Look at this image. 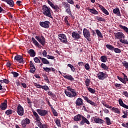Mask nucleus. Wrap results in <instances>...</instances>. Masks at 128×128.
<instances>
[{
  "instance_id": "1",
  "label": "nucleus",
  "mask_w": 128,
  "mask_h": 128,
  "mask_svg": "<svg viewBox=\"0 0 128 128\" xmlns=\"http://www.w3.org/2000/svg\"><path fill=\"white\" fill-rule=\"evenodd\" d=\"M67 90H70V92L67 90L64 91V94H66V96L70 97V98H74L77 96V94L76 92V90L73 89L70 86L67 87Z\"/></svg>"
},
{
  "instance_id": "2",
  "label": "nucleus",
  "mask_w": 128,
  "mask_h": 128,
  "mask_svg": "<svg viewBox=\"0 0 128 128\" xmlns=\"http://www.w3.org/2000/svg\"><path fill=\"white\" fill-rule=\"evenodd\" d=\"M32 112L33 114L36 118V120L37 122V126H38L39 128H46V126L45 124H42V122H40V116H38V114L34 110H33Z\"/></svg>"
},
{
  "instance_id": "3",
  "label": "nucleus",
  "mask_w": 128,
  "mask_h": 128,
  "mask_svg": "<svg viewBox=\"0 0 128 128\" xmlns=\"http://www.w3.org/2000/svg\"><path fill=\"white\" fill-rule=\"evenodd\" d=\"M42 14L48 16V18H52V15H51V9L48 7L46 5H44L42 6Z\"/></svg>"
},
{
  "instance_id": "4",
  "label": "nucleus",
  "mask_w": 128,
  "mask_h": 128,
  "mask_svg": "<svg viewBox=\"0 0 128 128\" xmlns=\"http://www.w3.org/2000/svg\"><path fill=\"white\" fill-rule=\"evenodd\" d=\"M62 6L66 10L65 12L70 15L71 17H72V14L71 7L70 4L68 2H62Z\"/></svg>"
},
{
  "instance_id": "5",
  "label": "nucleus",
  "mask_w": 128,
  "mask_h": 128,
  "mask_svg": "<svg viewBox=\"0 0 128 128\" xmlns=\"http://www.w3.org/2000/svg\"><path fill=\"white\" fill-rule=\"evenodd\" d=\"M36 40L42 46H44L46 44V39L43 36H35Z\"/></svg>"
},
{
  "instance_id": "6",
  "label": "nucleus",
  "mask_w": 128,
  "mask_h": 128,
  "mask_svg": "<svg viewBox=\"0 0 128 128\" xmlns=\"http://www.w3.org/2000/svg\"><path fill=\"white\" fill-rule=\"evenodd\" d=\"M58 36L60 42L65 44H68V39L66 38V36L65 34H60L58 35Z\"/></svg>"
},
{
  "instance_id": "7",
  "label": "nucleus",
  "mask_w": 128,
  "mask_h": 128,
  "mask_svg": "<svg viewBox=\"0 0 128 128\" xmlns=\"http://www.w3.org/2000/svg\"><path fill=\"white\" fill-rule=\"evenodd\" d=\"M114 36H115L116 40L125 38V35L122 32H114Z\"/></svg>"
},
{
  "instance_id": "8",
  "label": "nucleus",
  "mask_w": 128,
  "mask_h": 128,
  "mask_svg": "<svg viewBox=\"0 0 128 128\" xmlns=\"http://www.w3.org/2000/svg\"><path fill=\"white\" fill-rule=\"evenodd\" d=\"M84 36V38L87 39L88 41H90V34L89 30L87 28H84L83 31Z\"/></svg>"
},
{
  "instance_id": "9",
  "label": "nucleus",
  "mask_w": 128,
  "mask_h": 128,
  "mask_svg": "<svg viewBox=\"0 0 128 128\" xmlns=\"http://www.w3.org/2000/svg\"><path fill=\"white\" fill-rule=\"evenodd\" d=\"M16 113L20 116H22L24 115V108L21 106L20 104L18 105L17 108Z\"/></svg>"
},
{
  "instance_id": "10",
  "label": "nucleus",
  "mask_w": 128,
  "mask_h": 128,
  "mask_svg": "<svg viewBox=\"0 0 128 128\" xmlns=\"http://www.w3.org/2000/svg\"><path fill=\"white\" fill-rule=\"evenodd\" d=\"M98 77L100 80H104L108 77V75L103 72H99L98 74Z\"/></svg>"
},
{
  "instance_id": "11",
  "label": "nucleus",
  "mask_w": 128,
  "mask_h": 128,
  "mask_svg": "<svg viewBox=\"0 0 128 128\" xmlns=\"http://www.w3.org/2000/svg\"><path fill=\"white\" fill-rule=\"evenodd\" d=\"M40 24L41 27L44 28H50V22L49 21L40 22Z\"/></svg>"
},
{
  "instance_id": "12",
  "label": "nucleus",
  "mask_w": 128,
  "mask_h": 128,
  "mask_svg": "<svg viewBox=\"0 0 128 128\" xmlns=\"http://www.w3.org/2000/svg\"><path fill=\"white\" fill-rule=\"evenodd\" d=\"M30 124V120L28 118H25V120H24L21 122V125L23 128H26V125L29 124Z\"/></svg>"
},
{
  "instance_id": "13",
  "label": "nucleus",
  "mask_w": 128,
  "mask_h": 128,
  "mask_svg": "<svg viewBox=\"0 0 128 128\" xmlns=\"http://www.w3.org/2000/svg\"><path fill=\"white\" fill-rule=\"evenodd\" d=\"M36 112L42 116H45L48 113L47 110L40 109L36 110Z\"/></svg>"
},
{
  "instance_id": "14",
  "label": "nucleus",
  "mask_w": 128,
  "mask_h": 128,
  "mask_svg": "<svg viewBox=\"0 0 128 128\" xmlns=\"http://www.w3.org/2000/svg\"><path fill=\"white\" fill-rule=\"evenodd\" d=\"M7 104H8L7 100H4V102L0 104V110H6V108H8Z\"/></svg>"
},
{
  "instance_id": "15",
  "label": "nucleus",
  "mask_w": 128,
  "mask_h": 128,
  "mask_svg": "<svg viewBox=\"0 0 128 128\" xmlns=\"http://www.w3.org/2000/svg\"><path fill=\"white\" fill-rule=\"evenodd\" d=\"M14 60L19 62L20 64H24L23 57L20 55H16V56H14Z\"/></svg>"
},
{
  "instance_id": "16",
  "label": "nucleus",
  "mask_w": 128,
  "mask_h": 128,
  "mask_svg": "<svg viewBox=\"0 0 128 128\" xmlns=\"http://www.w3.org/2000/svg\"><path fill=\"white\" fill-rule=\"evenodd\" d=\"M76 106H80L84 104L83 100L82 98H78L75 102Z\"/></svg>"
},
{
  "instance_id": "17",
  "label": "nucleus",
  "mask_w": 128,
  "mask_h": 128,
  "mask_svg": "<svg viewBox=\"0 0 128 128\" xmlns=\"http://www.w3.org/2000/svg\"><path fill=\"white\" fill-rule=\"evenodd\" d=\"M72 36L74 40H79L80 38V36L76 32H72Z\"/></svg>"
},
{
  "instance_id": "18",
  "label": "nucleus",
  "mask_w": 128,
  "mask_h": 128,
  "mask_svg": "<svg viewBox=\"0 0 128 128\" xmlns=\"http://www.w3.org/2000/svg\"><path fill=\"white\" fill-rule=\"evenodd\" d=\"M82 97L84 98V100H86V102H87L88 104H91L92 106H96V103L90 100L88 97L84 96H82Z\"/></svg>"
},
{
  "instance_id": "19",
  "label": "nucleus",
  "mask_w": 128,
  "mask_h": 128,
  "mask_svg": "<svg viewBox=\"0 0 128 128\" xmlns=\"http://www.w3.org/2000/svg\"><path fill=\"white\" fill-rule=\"evenodd\" d=\"M85 123L87 124H90V122L88 120H87L86 117H82V120L80 122V126H84L85 124Z\"/></svg>"
},
{
  "instance_id": "20",
  "label": "nucleus",
  "mask_w": 128,
  "mask_h": 128,
  "mask_svg": "<svg viewBox=\"0 0 128 128\" xmlns=\"http://www.w3.org/2000/svg\"><path fill=\"white\" fill-rule=\"evenodd\" d=\"M82 117L84 116L80 114H77L76 116H74V120L75 122H80L82 120Z\"/></svg>"
},
{
  "instance_id": "21",
  "label": "nucleus",
  "mask_w": 128,
  "mask_h": 128,
  "mask_svg": "<svg viewBox=\"0 0 128 128\" xmlns=\"http://www.w3.org/2000/svg\"><path fill=\"white\" fill-rule=\"evenodd\" d=\"M32 40L33 42L34 45L38 48H42V46L38 43V42L33 37L32 38Z\"/></svg>"
},
{
  "instance_id": "22",
  "label": "nucleus",
  "mask_w": 128,
  "mask_h": 128,
  "mask_svg": "<svg viewBox=\"0 0 128 128\" xmlns=\"http://www.w3.org/2000/svg\"><path fill=\"white\" fill-rule=\"evenodd\" d=\"M51 8H52L53 10H54L55 12L59 13L60 12L62 11V10L58 5H55L54 6H51Z\"/></svg>"
},
{
  "instance_id": "23",
  "label": "nucleus",
  "mask_w": 128,
  "mask_h": 128,
  "mask_svg": "<svg viewBox=\"0 0 128 128\" xmlns=\"http://www.w3.org/2000/svg\"><path fill=\"white\" fill-rule=\"evenodd\" d=\"M118 103L120 104V106L122 107L123 108H126V109L128 110V105H126L124 104V102H122V99L118 100Z\"/></svg>"
},
{
  "instance_id": "24",
  "label": "nucleus",
  "mask_w": 128,
  "mask_h": 128,
  "mask_svg": "<svg viewBox=\"0 0 128 128\" xmlns=\"http://www.w3.org/2000/svg\"><path fill=\"white\" fill-rule=\"evenodd\" d=\"M39 59L41 60V62H42V64H50L49 61L45 58H42L40 56H38Z\"/></svg>"
},
{
  "instance_id": "25",
  "label": "nucleus",
  "mask_w": 128,
  "mask_h": 128,
  "mask_svg": "<svg viewBox=\"0 0 128 128\" xmlns=\"http://www.w3.org/2000/svg\"><path fill=\"white\" fill-rule=\"evenodd\" d=\"M28 54H30V56L34 57L36 56V52H34V50L31 49L28 52Z\"/></svg>"
},
{
  "instance_id": "26",
  "label": "nucleus",
  "mask_w": 128,
  "mask_h": 128,
  "mask_svg": "<svg viewBox=\"0 0 128 128\" xmlns=\"http://www.w3.org/2000/svg\"><path fill=\"white\" fill-rule=\"evenodd\" d=\"M64 78L72 82L74 80V78H73L72 76L71 75H66V76H63Z\"/></svg>"
},
{
  "instance_id": "27",
  "label": "nucleus",
  "mask_w": 128,
  "mask_h": 128,
  "mask_svg": "<svg viewBox=\"0 0 128 128\" xmlns=\"http://www.w3.org/2000/svg\"><path fill=\"white\" fill-rule=\"evenodd\" d=\"M94 122L96 124H103V122H104V120H103L100 119V118H94Z\"/></svg>"
},
{
  "instance_id": "28",
  "label": "nucleus",
  "mask_w": 128,
  "mask_h": 128,
  "mask_svg": "<svg viewBox=\"0 0 128 128\" xmlns=\"http://www.w3.org/2000/svg\"><path fill=\"white\" fill-rule=\"evenodd\" d=\"M8 4H9L10 6L13 8L14 6V1L13 0H7L5 1Z\"/></svg>"
},
{
  "instance_id": "29",
  "label": "nucleus",
  "mask_w": 128,
  "mask_h": 128,
  "mask_svg": "<svg viewBox=\"0 0 128 128\" xmlns=\"http://www.w3.org/2000/svg\"><path fill=\"white\" fill-rule=\"evenodd\" d=\"M113 12L114 14L117 15L118 16H120V10L118 8L114 9Z\"/></svg>"
},
{
  "instance_id": "30",
  "label": "nucleus",
  "mask_w": 128,
  "mask_h": 128,
  "mask_svg": "<svg viewBox=\"0 0 128 128\" xmlns=\"http://www.w3.org/2000/svg\"><path fill=\"white\" fill-rule=\"evenodd\" d=\"M100 60L102 62H106L108 61V57L105 56H101V58H100Z\"/></svg>"
},
{
  "instance_id": "31",
  "label": "nucleus",
  "mask_w": 128,
  "mask_h": 128,
  "mask_svg": "<svg viewBox=\"0 0 128 128\" xmlns=\"http://www.w3.org/2000/svg\"><path fill=\"white\" fill-rule=\"evenodd\" d=\"M119 28H120L121 29H122L127 34H128V27H126V26H122V25L120 24L119 25Z\"/></svg>"
},
{
  "instance_id": "32",
  "label": "nucleus",
  "mask_w": 128,
  "mask_h": 128,
  "mask_svg": "<svg viewBox=\"0 0 128 128\" xmlns=\"http://www.w3.org/2000/svg\"><path fill=\"white\" fill-rule=\"evenodd\" d=\"M90 12L94 15L99 14V12L96 10L94 8H92V9L90 10Z\"/></svg>"
},
{
  "instance_id": "33",
  "label": "nucleus",
  "mask_w": 128,
  "mask_h": 128,
  "mask_svg": "<svg viewBox=\"0 0 128 128\" xmlns=\"http://www.w3.org/2000/svg\"><path fill=\"white\" fill-rule=\"evenodd\" d=\"M112 110H113L114 112H115L117 114H120V110L118 108L112 107Z\"/></svg>"
},
{
  "instance_id": "34",
  "label": "nucleus",
  "mask_w": 128,
  "mask_h": 128,
  "mask_svg": "<svg viewBox=\"0 0 128 128\" xmlns=\"http://www.w3.org/2000/svg\"><path fill=\"white\" fill-rule=\"evenodd\" d=\"M104 120H106V123L107 126H110L112 124L111 120L108 117H106L104 118Z\"/></svg>"
},
{
  "instance_id": "35",
  "label": "nucleus",
  "mask_w": 128,
  "mask_h": 128,
  "mask_svg": "<svg viewBox=\"0 0 128 128\" xmlns=\"http://www.w3.org/2000/svg\"><path fill=\"white\" fill-rule=\"evenodd\" d=\"M106 48H108V50L113 51L116 48L113 46L112 45L110 44H107L106 45Z\"/></svg>"
},
{
  "instance_id": "36",
  "label": "nucleus",
  "mask_w": 128,
  "mask_h": 128,
  "mask_svg": "<svg viewBox=\"0 0 128 128\" xmlns=\"http://www.w3.org/2000/svg\"><path fill=\"white\" fill-rule=\"evenodd\" d=\"M95 31L96 32V34L98 35V37H100V38H102L103 36L100 31L98 30H95Z\"/></svg>"
},
{
  "instance_id": "37",
  "label": "nucleus",
  "mask_w": 128,
  "mask_h": 128,
  "mask_svg": "<svg viewBox=\"0 0 128 128\" xmlns=\"http://www.w3.org/2000/svg\"><path fill=\"white\" fill-rule=\"evenodd\" d=\"M51 110L52 112L53 116H58V112L54 109V107H51Z\"/></svg>"
},
{
  "instance_id": "38",
  "label": "nucleus",
  "mask_w": 128,
  "mask_h": 128,
  "mask_svg": "<svg viewBox=\"0 0 128 128\" xmlns=\"http://www.w3.org/2000/svg\"><path fill=\"white\" fill-rule=\"evenodd\" d=\"M14 112L12 110H8L6 111L5 114H6L9 116L10 114H12Z\"/></svg>"
},
{
  "instance_id": "39",
  "label": "nucleus",
  "mask_w": 128,
  "mask_h": 128,
  "mask_svg": "<svg viewBox=\"0 0 128 128\" xmlns=\"http://www.w3.org/2000/svg\"><path fill=\"white\" fill-rule=\"evenodd\" d=\"M67 66L68 67H70V70L72 71V72H75L76 68H75L74 66L72 64H67Z\"/></svg>"
},
{
  "instance_id": "40",
  "label": "nucleus",
  "mask_w": 128,
  "mask_h": 128,
  "mask_svg": "<svg viewBox=\"0 0 128 128\" xmlns=\"http://www.w3.org/2000/svg\"><path fill=\"white\" fill-rule=\"evenodd\" d=\"M95 20H96L98 21H100V22H104L105 21V19L104 18L100 17L98 16H95Z\"/></svg>"
},
{
  "instance_id": "41",
  "label": "nucleus",
  "mask_w": 128,
  "mask_h": 128,
  "mask_svg": "<svg viewBox=\"0 0 128 128\" xmlns=\"http://www.w3.org/2000/svg\"><path fill=\"white\" fill-rule=\"evenodd\" d=\"M119 41H120V42L121 43L128 44V40H125V39L122 40V38H120V40H119Z\"/></svg>"
},
{
  "instance_id": "42",
  "label": "nucleus",
  "mask_w": 128,
  "mask_h": 128,
  "mask_svg": "<svg viewBox=\"0 0 128 128\" xmlns=\"http://www.w3.org/2000/svg\"><path fill=\"white\" fill-rule=\"evenodd\" d=\"M84 83L86 84V86L87 87H88L90 86V80L89 78H86V80H84Z\"/></svg>"
},
{
  "instance_id": "43",
  "label": "nucleus",
  "mask_w": 128,
  "mask_h": 128,
  "mask_svg": "<svg viewBox=\"0 0 128 128\" xmlns=\"http://www.w3.org/2000/svg\"><path fill=\"white\" fill-rule=\"evenodd\" d=\"M101 68H102L108 70V66H106V64H101Z\"/></svg>"
},
{
  "instance_id": "44",
  "label": "nucleus",
  "mask_w": 128,
  "mask_h": 128,
  "mask_svg": "<svg viewBox=\"0 0 128 128\" xmlns=\"http://www.w3.org/2000/svg\"><path fill=\"white\" fill-rule=\"evenodd\" d=\"M87 88L90 92L92 94H94V93H96V90H94V88H91L90 87H87Z\"/></svg>"
},
{
  "instance_id": "45",
  "label": "nucleus",
  "mask_w": 128,
  "mask_h": 128,
  "mask_svg": "<svg viewBox=\"0 0 128 128\" xmlns=\"http://www.w3.org/2000/svg\"><path fill=\"white\" fill-rule=\"evenodd\" d=\"M117 78H118V80L120 81V82H122L124 84H126V81L124 80L122 78L120 77L119 76H117Z\"/></svg>"
},
{
  "instance_id": "46",
  "label": "nucleus",
  "mask_w": 128,
  "mask_h": 128,
  "mask_svg": "<svg viewBox=\"0 0 128 128\" xmlns=\"http://www.w3.org/2000/svg\"><path fill=\"white\" fill-rule=\"evenodd\" d=\"M34 62H35L36 64H40V58L38 57H35L34 58Z\"/></svg>"
},
{
  "instance_id": "47",
  "label": "nucleus",
  "mask_w": 128,
  "mask_h": 128,
  "mask_svg": "<svg viewBox=\"0 0 128 128\" xmlns=\"http://www.w3.org/2000/svg\"><path fill=\"white\" fill-rule=\"evenodd\" d=\"M68 16H65L64 18V22L66 24V26H70V24L68 22Z\"/></svg>"
},
{
  "instance_id": "48",
  "label": "nucleus",
  "mask_w": 128,
  "mask_h": 128,
  "mask_svg": "<svg viewBox=\"0 0 128 128\" xmlns=\"http://www.w3.org/2000/svg\"><path fill=\"white\" fill-rule=\"evenodd\" d=\"M122 64L123 66L126 68H127L128 70V62L126 61H124L122 62Z\"/></svg>"
},
{
  "instance_id": "49",
  "label": "nucleus",
  "mask_w": 128,
  "mask_h": 128,
  "mask_svg": "<svg viewBox=\"0 0 128 128\" xmlns=\"http://www.w3.org/2000/svg\"><path fill=\"white\" fill-rule=\"evenodd\" d=\"M116 54H120L122 52V50L118 48H114L113 50Z\"/></svg>"
},
{
  "instance_id": "50",
  "label": "nucleus",
  "mask_w": 128,
  "mask_h": 128,
  "mask_svg": "<svg viewBox=\"0 0 128 128\" xmlns=\"http://www.w3.org/2000/svg\"><path fill=\"white\" fill-rule=\"evenodd\" d=\"M55 124H56L58 126H59V127L61 126L60 121V120L56 119L55 120Z\"/></svg>"
},
{
  "instance_id": "51",
  "label": "nucleus",
  "mask_w": 128,
  "mask_h": 128,
  "mask_svg": "<svg viewBox=\"0 0 128 128\" xmlns=\"http://www.w3.org/2000/svg\"><path fill=\"white\" fill-rule=\"evenodd\" d=\"M102 104L108 108H112V106H110L108 104H106V102H102Z\"/></svg>"
},
{
  "instance_id": "52",
  "label": "nucleus",
  "mask_w": 128,
  "mask_h": 128,
  "mask_svg": "<svg viewBox=\"0 0 128 128\" xmlns=\"http://www.w3.org/2000/svg\"><path fill=\"white\" fill-rule=\"evenodd\" d=\"M11 74H13V77L14 78H16L19 76V74L17 72H11Z\"/></svg>"
},
{
  "instance_id": "53",
  "label": "nucleus",
  "mask_w": 128,
  "mask_h": 128,
  "mask_svg": "<svg viewBox=\"0 0 128 128\" xmlns=\"http://www.w3.org/2000/svg\"><path fill=\"white\" fill-rule=\"evenodd\" d=\"M44 70H45L46 72H51V68H48V67H44Z\"/></svg>"
},
{
  "instance_id": "54",
  "label": "nucleus",
  "mask_w": 128,
  "mask_h": 128,
  "mask_svg": "<svg viewBox=\"0 0 128 128\" xmlns=\"http://www.w3.org/2000/svg\"><path fill=\"white\" fill-rule=\"evenodd\" d=\"M48 95H49L50 96H52L53 98H54L56 97V94H54V93H52V92H48Z\"/></svg>"
},
{
  "instance_id": "55",
  "label": "nucleus",
  "mask_w": 128,
  "mask_h": 128,
  "mask_svg": "<svg viewBox=\"0 0 128 128\" xmlns=\"http://www.w3.org/2000/svg\"><path fill=\"white\" fill-rule=\"evenodd\" d=\"M45 57L49 59V60H54V56H50V55H46V56H45Z\"/></svg>"
},
{
  "instance_id": "56",
  "label": "nucleus",
  "mask_w": 128,
  "mask_h": 128,
  "mask_svg": "<svg viewBox=\"0 0 128 128\" xmlns=\"http://www.w3.org/2000/svg\"><path fill=\"white\" fill-rule=\"evenodd\" d=\"M68 4H74V0H66Z\"/></svg>"
},
{
  "instance_id": "57",
  "label": "nucleus",
  "mask_w": 128,
  "mask_h": 128,
  "mask_svg": "<svg viewBox=\"0 0 128 128\" xmlns=\"http://www.w3.org/2000/svg\"><path fill=\"white\" fill-rule=\"evenodd\" d=\"M34 86H35L36 88H41L43 86H41L40 84H38L37 83H34Z\"/></svg>"
},
{
  "instance_id": "58",
  "label": "nucleus",
  "mask_w": 128,
  "mask_h": 128,
  "mask_svg": "<svg viewBox=\"0 0 128 128\" xmlns=\"http://www.w3.org/2000/svg\"><path fill=\"white\" fill-rule=\"evenodd\" d=\"M40 88H42L45 90H49L48 86H43Z\"/></svg>"
},
{
  "instance_id": "59",
  "label": "nucleus",
  "mask_w": 128,
  "mask_h": 128,
  "mask_svg": "<svg viewBox=\"0 0 128 128\" xmlns=\"http://www.w3.org/2000/svg\"><path fill=\"white\" fill-rule=\"evenodd\" d=\"M123 76H124V78L123 79L126 81L128 82V76H126V74L124 73H122Z\"/></svg>"
},
{
  "instance_id": "60",
  "label": "nucleus",
  "mask_w": 128,
  "mask_h": 128,
  "mask_svg": "<svg viewBox=\"0 0 128 128\" xmlns=\"http://www.w3.org/2000/svg\"><path fill=\"white\" fill-rule=\"evenodd\" d=\"M122 126L124 128H128V122L122 123Z\"/></svg>"
},
{
  "instance_id": "61",
  "label": "nucleus",
  "mask_w": 128,
  "mask_h": 128,
  "mask_svg": "<svg viewBox=\"0 0 128 128\" xmlns=\"http://www.w3.org/2000/svg\"><path fill=\"white\" fill-rule=\"evenodd\" d=\"M84 68H86V70H90V66L88 64H84Z\"/></svg>"
},
{
  "instance_id": "62",
  "label": "nucleus",
  "mask_w": 128,
  "mask_h": 128,
  "mask_svg": "<svg viewBox=\"0 0 128 128\" xmlns=\"http://www.w3.org/2000/svg\"><path fill=\"white\" fill-rule=\"evenodd\" d=\"M48 4L50 5V6L51 7L54 6H56V5H54V4H53L52 3V2H51V1H50V0H48Z\"/></svg>"
},
{
  "instance_id": "63",
  "label": "nucleus",
  "mask_w": 128,
  "mask_h": 128,
  "mask_svg": "<svg viewBox=\"0 0 128 128\" xmlns=\"http://www.w3.org/2000/svg\"><path fill=\"white\" fill-rule=\"evenodd\" d=\"M36 70V68H30L29 72L31 74H34Z\"/></svg>"
},
{
  "instance_id": "64",
  "label": "nucleus",
  "mask_w": 128,
  "mask_h": 128,
  "mask_svg": "<svg viewBox=\"0 0 128 128\" xmlns=\"http://www.w3.org/2000/svg\"><path fill=\"white\" fill-rule=\"evenodd\" d=\"M122 94L124 95L126 97L128 98V93L127 91L123 92Z\"/></svg>"
}]
</instances>
